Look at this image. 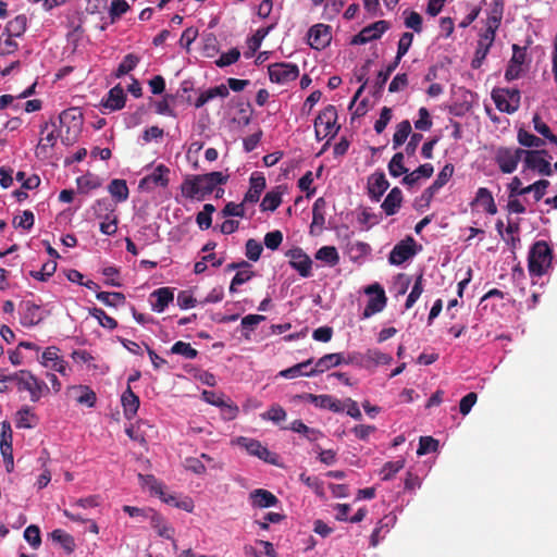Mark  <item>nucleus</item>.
Here are the masks:
<instances>
[{
  "label": "nucleus",
  "instance_id": "obj_1",
  "mask_svg": "<svg viewBox=\"0 0 557 557\" xmlns=\"http://www.w3.org/2000/svg\"><path fill=\"white\" fill-rule=\"evenodd\" d=\"M228 175L219 171L207 174L187 176L182 185L181 191L185 198L203 200L211 195L218 186L226 184Z\"/></svg>",
  "mask_w": 557,
  "mask_h": 557
},
{
  "label": "nucleus",
  "instance_id": "obj_48",
  "mask_svg": "<svg viewBox=\"0 0 557 557\" xmlns=\"http://www.w3.org/2000/svg\"><path fill=\"white\" fill-rule=\"evenodd\" d=\"M55 271L57 261L49 260L42 264L40 270L30 271L29 275L37 281L46 282L49 280V277H51L54 274Z\"/></svg>",
  "mask_w": 557,
  "mask_h": 557
},
{
  "label": "nucleus",
  "instance_id": "obj_42",
  "mask_svg": "<svg viewBox=\"0 0 557 557\" xmlns=\"http://www.w3.org/2000/svg\"><path fill=\"white\" fill-rule=\"evenodd\" d=\"M50 535L54 542L61 544V546L64 548V550L67 554H71L74 552L75 542L71 534L66 533L65 531H63L61 529H57V530H53Z\"/></svg>",
  "mask_w": 557,
  "mask_h": 557
},
{
  "label": "nucleus",
  "instance_id": "obj_23",
  "mask_svg": "<svg viewBox=\"0 0 557 557\" xmlns=\"http://www.w3.org/2000/svg\"><path fill=\"white\" fill-rule=\"evenodd\" d=\"M238 444L245 447L250 455L256 456L270 463L274 462V460L272 459L273 454L259 441L247 437H239Z\"/></svg>",
  "mask_w": 557,
  "mask_h": 557
},
{
  "label": "nucleus",
  "instance_id": "obj_57",
  "mask_svg": "<svg viewBox=\"0 0 557 557\" xmlns=\"http://www.w3.org/2000/svg\"><path fill=\"white\" fill-rule=\"evenodd\" d=\"M90 314L98 320L101 326L109 330H114L117 326V322L112 317L108 315L101 308H94Z\"/></svg>",
  "mask_w": 557,
  "mask_h": 557
},
{
  "label": "nucleus",
  "instance_id": "obj_5",
  "mask_svg": "<svg viewBox=\"0 0 557 557\" xmlns=\"http://www.w3.org/2000/svg\"><path fill=\"white\" fill-rule=\"evenodd\" d=\"M492 98L499 111L513 113L519 108L520 91L518 89L508 88L494 89Z\"/></svg>",
  "mask_w": 557,
  "mask_h": 557
},
{
  "label": "nucleus",
  "instance_id": "obj_50",
  "mask_svg": "<svg viewBox=\"0 0 557 557\" xmlns=\"http://www.w3.org/2000/svg\"><path fill=\"white\" fill-rule=\"evenodd\" d=\"M532 121H533L534 129L539 134L544 136L546 139H548L549 143L557 146V136L552 133L549 126L545 122L542 121L541 116L539 114H534Z\"/></svg>",
  "mask_w": 557,
  "mask_h": 557
},
{
  "label": "nucleus",
  "instance_id": "obj_12",
  "mask_svg": "<svg viewBox=\"0 0 557 557\" xmlns=\"http://www.w3.org/2000/svg\"><path fill=\"white\" fill-rule=\"evenodd\" d=\"M388 28L389 24L384 20L374 22L371 25L363 27L359 34L354 36L351 44L364 45L372 40L379 39Z\"/></svg>",
  "mask_w": 557,
  "mask_h": 557
},
{
  "label": "nucleus",
  "instance_id": "obj_26",
  "mask_svg": "<svg viewBox=\"0 0 557 557\" xmlns=\"http://www.w3.org/2000/svg\"><path fill=\"white\" fill-rule=\"evenodd\" d=\"M126 96L121 85L111 88L106 99H102L101 106L110 111H117L124 108Z\"/></svg>",
  "mask_w": 557,
  "mask_h": 557
},
{
  "label": "nucleus",
  "instance_id": "obj_54",
  "mask_svg": "<svg viewBox=\"0 0 557 557\" xmlns=\"http://www.w3.org/2000/svg\"><path fill=\"white\" fill-rule=\"evenodd\" d=\"M492 45L479 39L475 49L474 58L471 61L472 69H480L483 61L485 60Z\"/></svg>",
  "mask_w": 557,
  "mask_h": 557
},
{
  "label": "nucleus",
  "instance_id": "obj_35",
  "mask_svg": "<svg viewBox=\"0 0 557 557\" xmlns=\"http://www.w3.org/2000/svg\"><path fill=\"white\" fill-rule=\"evenodd\" d=\"M27 27V17L25 14H20L15 16L13 20L9 21L5 26L7 35L10 37H20L22 36Z\"/></svg>",
  "mask_w": 557,
  "mask_h": 557
},
{
  "label": "nucleus",
  "instance_id": "obj_32",
  "mask_svg": "<svg viewBox=\"0 0 557 557\" xmlns=\"http://www.w3.org/2000/svg\"><path fill=\"white\" fill-rule=\"evenodd\" d=\"M151 429L152 426L148 422L139 420L126 428L125 432L131 440L145 445L147 443L146 437L148 436L147 431Z\"/></svg>",
  "mask_w": 557,
  "mask_h": 557
},
{
  "label": "nucleus",
  "instance_id": "obj_56",
  "mask_svg": "<svg viewBox=\"0 0 557 557\" xmlns=\"http://www.w3.org/2000/svg\"><path fill=\"white\" fill-rule=\"evenodd\" d=\"M286 411L285 409L277 405V404H274L272 405L269 410L267 412H263L261 414V418L263 420H270L276 424H278L280 422L284 421L286 419Z\"/></svg>",
  "mask_w": 557,
  "mask_h": 557
},
{
  "label": "nucleus",
  "instance_id": "obj_7",
  "mask_svg": "<svg viewBox=\"0 0 557 557\" xmlns=\"http://www.w3.org/2000/svg\"><path fill=\"white\" fill-rule=\"evenodd\" d=\"M269 77L272 83L286 84L299 76V69L293 63H274L268 66Z\"/></svg>",
  "mask_w": 557,
  "mask_h": 557
},
{
  "label": "nucleus",
  "instance_id": "obj_55",
  "mask_svg": "<svg viewBox=\"0 0 557 557\" xmlns=\"http://www.w3.org/2000/svg\"><path fill=\"white\" fill-rule=\"evenodd\" d=\"M245 249H246V251H245L246 257L248 258V260L253 261V262H256L260 259L261 253L263 251V247H262L261 243L255 238H249L246 242Z\"/></svg>",
  "mask_w": 557,
  "mask_h": 557
},
{
  "label": "nucleus",
  "instance_id": "obj_38",
  "mask_svg": "<svg viewBox=\"0 0 557 557\" xmlns=\"http://www.w3.org/2000/svg\"><path fill=\"white\" fill-rule=\"evenodd\" d=\"M315 259L334 267L339 262V255L334 246H323L315 252Z\"/></svg>",
  "mask_w": 557,
  "mask_h": 557
},
{
  "label": "nucleus",
  "instance_id": "obj_40",
  "mask_svg": "<svg viewBox=\"0 0 557 557\" xmlns=\"http://www.w3.org/2000/svg\"><path fill=\"white\" fill-rule=\"evenodd\" d=\"M96 298L109 307H117L126 301L124 294L119 292H98Z\"/></svg>",
  "mask_w": 557,
  "mask_h": 557
},
{
  "label": "nucleus",
  "instance_id": "obj_15",
  "mask_svg": "<svg viewBox=\"0 0 557 557\" xmlns=\"http://www.w3.org/2000/svg\"><path fill=\"white\" fill-rule=\"evenodd\" d=\"M295 398L311 403L321 409H329L332 412H342L344 410L342 403L331 395H314L305 393L301 395H296Z\"/></svg>",
  "mask_w": 557,
  "mask_h": 557
},
{
  "label": "nucleus",
  "instance_id": "obj_13",
  "mask_svg": "<svg viewBox=\"0 0 557 557\" xmlns=\"http://www.w3.org/2000/svg\"><path fill=\"white\" fill-rule=\"evenodd\" d=\"M547 154L546 150H525L524 165L527 169L537 171L541 175L550 176L553 174L549 161L543 158Z\"/></svg>",
  "mask_w": 557,
  "mask_h": 557
},
{
  "label": "nucleus",
  "instance_id": "obj_17",
  "mask_svg": "<svg viewBox=\"0 0 557 557\" xmlns=\"http://www.w3.org/2000/svg\"><path fill=\"white\" fill-rule=\"evenodd\" d=\"M20 322L23 326H35L39 324L44 319L41 307L39 305L34 304L30 300L22 301L20 305Z\"/></svg>",
  "mask_w": 557,
  "mask_h": 557
},
{
  "label": "nucleus",
  "instance_id": "obj_63",
  "mask_svg": "<svg viewBox=\"0 0 557 557\" xmlns=\"http://www.w3.org/2000/svg\"><path fill=\"white\" fill-rule=\"evenodd\" d=\"M240 58V52L237 48H232L227 52H224L220 55L218 60H215V64L219 67H225L232 65L238 61Z\"/></svg>",
  "mask_w": 557,
  "mask_h": 557
},
{
  "label": "nucleus",
  "instance_id": "obj_53",
  "mask_svg": "<svg viewBox=\"0 0 557 557\" xmlns=\"http://www.w3.org/2000/svg\"><path fill=\"white\" fill-rule=\"evenodd\" d=\"M520 226L518 222L508 221V224L505 230L507 237H504V239L511 247L512 250H515L517 246L520 244V237L518 236Z\"/></svg>",
  "mask_w": 557,
  "mask_h": 557
},
{
  "label": "nucleus",
  "instance_id": "obj_34",
  "mask_svg": "<svg viewBox=\"0 0 557 557\" xmlns=\"http://www.w3.org/2000/svg\"><path fill=\"white\" fill-rule=\"evenodd\" d=\"M474 203H480L481 206H483L485 211L488 214L494 215L497 213V207H496L495 200L493 198V195L485 187H480L478 189L475 198L471 205H474Z\"/></svg>",
  "mask_w": 557,
  "mask_h": 557
},
{
  "label": "nucleus",
  "instance_id": "obj_62",
  "mask_svg": "<svg viewBox=\"0 0 557 557\" xmlns=\"http://www.w3.org/2000/svg\"><path fill=\"white\" fill-rule=\"evenodd\" d=\"M24 539L29 543V545L37 549L41 544L40 530L37 525L30 524L24 531Z\"/></svg>",
  "mask_w": 557,
  "mask_h": 557
},
{
  "label": "nucleus",
  "instance_id": "obj_39",
  "mask_svg": "<svg viewBox=\"0 0 557 557\" xmlns=\"http://www.w3.org/2000/svg\"><path fill=\"white\" fill-rule=\"evenodd\" d=\"M325 207L326 201L323 197L318 198L312 207V223H311V230L313 226L323 227L325 223Z\"/></svg>",
  "mask_w": 557,
  "mask_h": 557
},
{
  "label": "nucleus",
  "instance_id": "obj_33",
  "mask_svg": "<svg viewBox=\"0 0 557 557\" xmlns=\"http://www.w3.org/2000/svg\"><path fill=\"white\" fill-rule=\"evenodd\" d=\"M434 172V168L431 163H424L419 165L411 173H406L401 183L407 186H413L421 177L430 178Z\"/></svg>",
  "mask_w": 557,
  "mask_h": 557
},
{
  "label": "nucleus",
  "instance_id": "obj_49",
  "mask_svg": "<svg viewBox=\"0 0 557 557\" xmlns=\"http://www.w3.org/2000/svg\"><path fill=\"white\" fill-rule=\"evenodd\" d=\"M405 467V459L400 458L395 461H387L384 463L381 474L383 481L392 480L397 472H399Z\"/></svg>",
  "mask_w": 557,
  "mask_h": 557
},
{
  "label": "nucleus",
  "instance_id": "obj_59",
  "mask_svg": "<svg viewBox=\"0 0 557 557\" xmlns=\"http://www.w3.org/2000/svg\"><path fill=\"white\" fill-rule=\"evenodd\" d=\"M422 292H423V275L420 274L416 278L412 289L407 297V300L405 304L406 309H410L416 304V301L421 296Z\"/></svg>",
  "mask_w": 557,
  "mask_h": 557
},
{
  "label": "nucleus",
  "instance_id": "obj_37",
  "mask_svg": "<svg viewBox=\"0 0 557 557\" xmlns=\"http://www.w3.org/2000/svg\"><path fill=\"white\" fill-rule=\"evenodd\" d=\"M108 190L116 202H123L128 198V187L124 180H112L108 186Z\"/></svg>",
  "mask_w": 557,
  "mask_h": 557
},
{
  "label": "nucleus",
  "instance_id": "obj_43",
  "mask_svg": "<svg viewBox=\"0 0 557 557\" xmlns=\"http://www.w3.org/2000/svg\"><path fill=\"white\" fill-rule=\"evenodd\" d=\"M37 418L28 407H23L16 412V428L32 429L36 425Z\"/></svg>",
  "mask_w": 557,
  "mask_h": 557
},
{
  "label": "nucleus",
  "instance_id": "obj_47",
  "mask_svg": "<svg viewBox=\"0 0 557 557\" xmlns=\"http://www.w3.org/2000/svg\"><path fill=\"white\" fill-rule=\"evenodd\" d=\"M404 159L405 157L403 152H396L392 157L387 168L393 177H399L408 172V169L404 165Z\"/></svg>",
  "mask_w": 557,
  "mask_h": 557
},
{
  "label": "nucleus",
  "instance_id": "obj_61",
  "mask_svg": "<svg viewBox=\"0 0 557 557\" xmlns=\"http://www.w3.org/2000/svg\"><path fill=\"white\" fill-rule=\"evenodd\" d=\"M246 203L247 202H244V200L240 203H235L233 201H230L225 205V207L221 211V214L223 218H228V216L244 218Z\"/></svg>",
  "mask_w": 557,
  "mask_h": 557
},
{
  "label": "nucleus",
  "instance_id": "obj_6",
  "mask_svg": "<svg viewBox=\"0 0 557 557\" xmlns=\"http://www.w3.org/2000/svg\"><path fill=\"white\" fill-rule=\"evenodd\" d=\"M454 165L451 163H447L437 174L436 180L424 189L421 194L420 198L417 200L419 202V207H429L434 195L449 181V178L454 174Z\"/></svg>",
  "mask_w": 557,
  "mask_h": 557
},
{
  "label": "nucleus",
  "instance_id": "obj_11",
  "mask_svg": "<svg viewBox=\"0 0 557 557\" xmlns=\"http://www.w3.org/2000/svg\"><path fill=\"white\" fill-rule=\"evenodd\" d=\"M169 173L170 169L168 166L159 164L151 174L146 175L139 181L138 187L147 191L152 190L154 187L164 188L169 185Z\"/></svg>",
  "mask_w": 557,
  "mask_h": 557
},
{
  "label": "nucleus",
  "instance_id": "obj_31",
  "mask_svg": "<svg viewBox=\"0 0 557 557\" xmlns=\"http://www.w3.org/2000/svg\"><path fill=\"white\" fill-rule=\"evenodd\" d=\"M230 95L227 86L224 84H221L219 86L209 88L202 92H200L199 97L195 101V107L197 109L203 107L207 102L210 100L220 97V98H226Z\"/></svg>",
  "mask_w": 557,
  "mask_h": 557
},
{
  "label": "nucleus",
  "instance_id": "obj_24",
  "mask_svg": "<svg viewBox=\"0 0 557 557\" xmlns=\"http://www.w3.org/2000/svg\"><path fill=\"white\" fill-rule=\"evenodd\" d=\"M249 183L250 186L244 196V202L256 203L259 201L262 191L265 189V177L261 173H252Z\"/></svg>",
  "mask_w": 557,
  "mask_h": 557
},
{
  "label": "nucleus",
  "instance_id": "obj_36",
  "mask_svg": "<svg viewBox=\"0 0 557 557\" xmlns=\"http://www.w3.org/2000/svg\"><path fill=\"white\" fill-rule=\"evenodd\" d=\"M281 203L282 191H280V187H276L275 189H272L265 194L260 203V208L261 211H275Z\"/></svg>",
  "mask_w": 557,
  "mask_h": 557
},
{
  "label": "nucleus",
  "instance_id": "obj_22",
  "mask_svg": "<svg viewBox=\"0 0 557 557\" xmlns=\"http://www.w3.org/2000/svg\"><path fill=\"white\" fill-rule=\"evenodd\" d=\"M249 502L253 508H269L276 506L280 500L270 491L257 488L249 493Z\"/></svg>",
  "mask_w": 557,
  "mask_h": 557
},
{
  "label": "nucleus",
  "instance_id": "obj_52",
  "mask_svg": "<svg viewBox=\"0 0 557 557\" xmlns=\"http://www.w3.org/2000/svg\"><path fill=\"white\" fill-rule=\"evenodd\" d=\"M171 354L181 355L186 359L193 360L197 357L198 351L189 343L178 341L171 347Z\"/></svg>",
  "mask_w": 557,
  "mask_h": 557
},
{
  "label": "nucleus",
  "instance_id": "obj_28",
  "mask_svg": "<svg viewBox=\"0 0 557 557\" xmlns=\"http://www.w3.org/2000/svg\"><path fill=\"white\" fill-rule=\"evenodd\" d=\"M37 377L27 370H20L9 376H3V382L14 381L17 384L18 391H27L32 395Z\"/></svg>",
  "mask_w": 557,
  "mask_h": 557
},
{
  "label": "nucleus",
  "instance_id": "obj_29",
  "mask_svg": "<svg viewBox=\"0 0 557 557\" xmlns=\"http://www.w3.org/2000/svg\"><path fill=\"white\" fill-rule=\"evenodd\" d=\"M403 203V193L400 188L394 187L385 197L384 201L381 205V208L385 212L386 215H394L398 212L399 208Z\"/></svg>",
  "mask_w": 557,
  "mask_h": 557
},
{
  "label": "nucleus",
  "instance_id": "obj_4",
  "mask_svg": "<svg viewBox=\"0 0 557 557\" xmlns=\"http://www.w3.org/2000/svg\"><path fill=\"white\" fill-rule=\"evenodd\" d=\"M525 158V150L513 147H498L494 160L504 174H510L517 170L518 163Z\"/></svg>",
  "mask_w": 557,
  "mask_h": 557
},
{
  "label": "nucleus",
  "instance_id": "obj_64",
  "mask_svg": "<svg viewBox=\"0 0 557 557\" xmlns=\"http://www.w3.org/2000/svg\"><path fill=\"white\" fill-rule=\"evenodd\" d=\"M419 119L414 122V127L418 131H429L432 125V119L426 108L422 107L418 111Z\"/></svg>",
  "mask_w": 557,
  "mask_h": 557
},
{
  "label": "nucleus",
  "instance_id": "obj_27",
  "mask_svg": "<svg viewBox=\"0 0 557 557\" xmlns=\"http://www.w3.org/2000/svg\"><path fill=\"white\" fill-rule=\"evenodd\" d=\"M121 404L123 407L124 417L128 420L133 419L139 408V397L132 391L131 385H127L126 389L121 396Z\"/></svg>",
  "mask_w": 557,
  "mask_h": 557
},
{
  "label": "nucleus",
  "instance_id": "obj_3",
  "mask_svg": "<svg viewBox=\"0 0 557 557\" xmlns=\"http://www.w3.org/2000/svg\"><path fill=\"white\" fill-rule=\"evenodd\" d=\"M61 128H65V135L61 134L62 143L70 145L82 129L83 115L77 109L71 108L64 110L59 115Z\"/></svg>",
  "mask_w": 557,
  "mask_h": 557
},
{
  "label": "nucleus",
  "instance_id": "obj_14",
  "mask_svg": "<svg viewBox=\"0 0 557 557\" xmlns=\"http://www.w3.org/2000/svg\"><path fill=\"white\" fill-rule=\"evenodd\" d=\"M332 40L331 26L325 24H315L308 32V42L311 48L322 50L330 45Z\"/></svg>",
  "mask_w": 557,
  "mask_h": 557
},
{
  "label": "nucleus",
  "instance_id": "obj_45",
  "mask_svg": "<svg viewBox=\"0 0 557 557\" xmlns=\"http://www.w3.org/2000/svg\"><path fill=\"white\" fill-rule=\"evenodd\" d=\"M139 63V58L134 53L126 54L122 62L119 64L116 71L114 72V76L120 78L131 71H133L137 64Z\"/></svg>",
  "mask_w": 557,
  "mask_h": 557
},
{
  "label": "nucleus",
  "instance_id": "obj_2",
  "mask_svg": "<svg viewBox=\"0 0 557 557\" xmlns=\"http://www.w3.org/2000/svg\"><path fill=\"white\" fill-rule=\"evenodd\" d=\"M553 261V250L545 240L535 242L529 252L528 268L533 276H542Z\"/></svg>",
  "mask_w": 557,
  "mask_h": 557
},
{
  "label": "nucleus",
  "instance_id": "obj_46",
  "mask_svg": "<svg viewBox=\"0 0 557 557\" xmlns=\"http://www.w3.org/2000/svg\"><path fill=\"white\" fill-rule=\"evenodd\" d=\"M149 512L151 513L150 519L152 527L157 530L158 534L162 537L171 539L174 533L173 529L164 522V519L160 515L153 510H149Z\"/></svg>",
  "mask_w": 557,
  "mask_h": 557
},
{
  "label": "nucleus",
  "instance_id": "obj_44",
  "mask_svg": "<svg viewBox=\"0 0 557 557\" xmlns=\"http://www.w3.org/2000/svg\"><path fill=\"white\" fill-rule=\"evenodd\" d=\"M411 133V124L408 120L401 121L393 135V148L401 146Z\"/></svg>",
  "mask_w": 557,
  "mask_h": 557
},
{
  "label": "nucleus",
  "instance_id": "obj_58",
  "mask_svg": "<svg viewBox=\"0 0 557 557\" xmlns=\"http://www.w3.org/2000/svg\"><path fill=\"white\" fill-rule=\"evenodd\" d=\"M548 186H549L548 181L540 180V181L524 187L522 191L524 193V195L529 194V193H533L535 201H540L544 197V195L546 193V188Z\"/></svg>",
  "mask_w": 557,
  "mask_h": 557
},
{
  "label": "nucleus",
  "instance_id": "obj_20",
  "mask_svg": "<svg viewBox=\"0 0 557 557\" xmlns=\"http://www.w3.org/2000/svg\"><path fill=\"white\" fill-rule=\"evenodd\" d=\"M393 361V357L389 354H385L377 348H369L360 357L359 367L370 369L377 366L389 364Z\"/></svg>",
  "mask_w": 557,
  "mask_h": 557
},
{
  "label": "nucleus",
  "instance_id": "obj_51",
  "mask_svg": "<svg viewBox=\"0 0 557 557\" xmlns=\"http://www.w3.org/2000/svg\"><path fill=\"white\" fill-rule=\"evenodd\" d=\"M517 138H518V143L521 146H524V147H535V148H539V147L544 145V140L543 139H541L540 137H537V136L527 132L523 128H520L518 131Z\"/></svg>",
  "mask_w": 557,
  "mask_h": 557
},
{
  "label": "nucleus",
  "instance_id": "obj_8",
  "mask_svg": "<svg viewBox=\"0 0 557 557\" xmlns=\"http://www.w3.org/2000/svg\"><path fill=\"white\" fill-rule=\"evenodd\" d=\"M417 243L413 237L407 236L397 243L388 256L391 264L400 265L417 253Z\"/></svg>",
  "mask_w": 557,
  "mask_h": 557
},
{
  "label": "nucleus",
  "instance_id": "obj_16",
  "mask_svg": "<svg viewBox=\"0 0 557 557\" xmlns=\"http://www.w3.org/2000/svg\"><path fill=\"white\" fill-rule=\"evenodd\" d=\"M336 121L337 111L336 108L332 104L325 107L314 120L315 124L323 128L322 137H327L329 135L334 136L337 133L339 126H335Z\"/></svg>",
  "mask_w": 557,
  "mask_h": 557
},
{
  "label": "nucleus",
  "instance_id": "obj_30",
  "mask_svg": "<svg viewBox=\"0 0 557 557\" xmlns=\"http://www.w3.org/2000/svg\"><path fill=\"white\" fill-rule=\"evenodd\" d=\"M77 404L94 407L97 400L96 393L86 385L73 386L70 389Z\"/></svg>",
  "mask_w": 557,
  "mask_h": 557
},
{
  "label": "nucleus",
  "instance_id": "obj_21",
  "mask_svg": "<svg viewBox=\"0 0 557 557\" xmlns=\"http://www.w3.org/2000/svg\"><path fill=\"white\" fill-rule=\"evenodd\" d=\"M41 364L46 368H50L61 374H65L67 363L59 356V348L50 346L46 348L41 356Z\"/></svg>",
  "mask_w": 557,
  "mask_h": 557
},
{
  "label": "nucleus",
  "instance_id": "obj_19",
  "mask_svg": "<svg viewBox=\"0 0 557 557\" xmlns=\"http://www.w3.org/2000/svg\"><path fill=\"white\" fill-rule=\"evenodd\" d=\"M343 362L344 355L342 352L326 354L318 359V361L314 363V367H311L305 374L307 376H315L330 370L331 368L342 364Z\"/></svg>",
  "mask_w": 557,
  "mask_h": 557
},
{
  "label": "nucleus",
  "instance_id": "obj_25",
  "mask_svg": "<svg viewBox=\"0 0 557 557\" xmlns=\"http://www.w3.org/2000/svg\"><path fill=\"white\" fill-rule=\"evenodd\" d=\"M173 299L174 293L170 287H160L150 294L151 308L156 312H163Z\"/></svg>",
  "mask_w": 557,
  "mask_h": 557
},
{
  "label": "nucleus",
  "instance_id": "obj_9",
  "mask_svg": "<svg viewBox=\"0 0 557 557\" xmlns=\"http://www.w3.org/2000/svg\"><path fill=\"white\" fill-rule=\"evenodd\" d=\"M366 293L368 295H372L374 293L375 295L369 298L362 312V319H368L373 314L381 312L385 308L387 300L384 289L379 284L368 286Z\"/></svg>",
  "mask_w": 557,
  "mask_h": 557
},
{
  "label": "nucleus",
  "instance_id": "obj_60",
  "mask_svg": "<svg viewBox=\"0 0 557 557\" xmlns=\"http://www.w3.org/2000/svg\"><path fill=\"white\" fill-rule=\"evenodd\" d=\"M438 448V441L432 436H421L419 441V447L417 449L418 456H423L432 451H436Z\"/></svg>",
  "mask_w": 557,
  "mask_h": 557
},
{
  "label": "nucleus",
  "instance_id": "obj_10",
  "mask_svg": "<svg viewBox=\"0 0 557 557\" xmlns=\"http://www.w3.org/2000/svg\"><path fill=\"white\" fill-rule=\"evenodd\" d=\"M286 257L289 258V265L297 271L300 276H311L312 260L300 247L289 249L286 252Z\"/></svg>",
  "mask_w": 557,
  "mask_h": 557
},
{
  "label": "nucleus",
  "instance_id": "obj_41",
  "mask_svg": "<svg viewBox=\"0 0 557 557\" xmlns=\"http://www.w3.org/2000/svg\"><path fill=\"white\" fill-rule=\"evenodd\" d=\"M313 363V359L310 358L306 361L297 363L290 368L280 371L278 375L285 379H295L300 375L307 376L305 373L308 372V368Z\"/></svg>",
  "mask_w": 557,
  "mask_h": 557
},
{
  "label": "nucleus",
  "instance_id": "obj_18",
  "mask_svg": "<svg viewBox=\"0 0 557 557\" xmlns=\"http://www.w3.org/2000/svg\"><path fill=\"white\" fill-rule=\"evenodd\" d=\"M389 187V183L383 172H374L368 177V194L372 201H380Z\"/></svg>",
  "mask_w": 557,
  "mask_h": 557
}]
</instances>
